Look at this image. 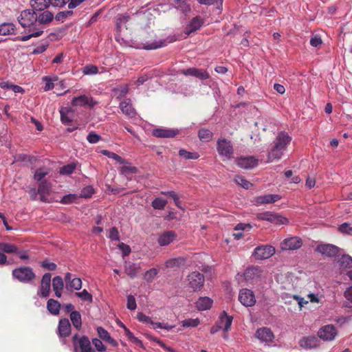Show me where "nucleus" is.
<instances>
[{
  "instance_id": "1",
  "label": "nucleus",
  "mask_w": 352,
  "mask_h": 352,
  "mask_svg": "<svg viewBox=\"0 0 352 352\" xmlns=\"http://www.w3.org/2000/svg\"><path fill=\"white\" fill-rule=\"evenodd\" d=\"M291 140L292 138L287 133L283 131L280 132L274 142V146L268 152L267 162L280 160Z\"/></svg>"
},
{
  "instance_id": "2",
  "label": "nucleus",
  "mask_w": 352,
  "mask_h": 352,
  "mask_svg": "<svg viewBox=\"0 0 352 352\" xmlns=\"http://www.w3.org/2000/svg\"><path fill=\"white\" fill-rule=\"evenodd\" d=\"M74 352H95L91 346L90 341L87 336L79 337L75 334L72 338Z\"/></svg>"
},
{
  "instance_id": "3",
  "label": "nucleus",
  "mask_w": 352,
  "mask_h": 352,
  "mask_svg": "<svg viewBox=\"0 0 352 352\" xmlns=\"http://www.w3.org/2000/svg\"><path fill=\"white\" fill-rule=\"evenodd\" d=\"M12 276L22 283H29L35 278V274L30 267H21L13 270Z\"/></svg>"
},
{
  "instance_id": "4",
  "label": "nucleus",
  "mask_w": 352,
  "mask_h": 352,
  "mask_svg": "<svg viewBox=\"0 0 352 352\" xmlns=\"http://www.w3.org/2000/svg\"><path fill=\"white\" fill-rule=\"evenodd\" d=\"M217 149L218 153L226 160H231L233 157V146L230 141L226 139H220L217 141Z\"/></svg>"
},
{
  "instance_id": "5",
  "label": "nucleus",
  "mask_w": 352,
  "mask_h": 352,
  "mask_svg": "<svg viewBox=\"0 0 352 352\" xmlns=\"http://www.w3.org/2000/svg\"><path fill=\"white\" fill-rule=\"evenodd\" d=\"M18 20L23 28L30 27L37 23V12L34 10H23L21 12Z\"/></svg>"
},
{
  "instance_id": "6",
  "label": "nucleus",
  "mask_w": 352,
  "mask_h": 352,
  "mask_svg": "<svg viewBox=\"0 0 352 352\" xmlns=\"http://www.w3.org/2000/svg\"><path fill=\"white\" fill-rule=\"evenodd\" d=\"M338 331L333 324H327L322 327L318 331V336L324 341L330 342L335 339Z\"/></svg>"
},
{
  "instance_id": "7",
  "label": "nucleus",
  "mask_w": 352,
  "mask_h": 352,
  "mask_svg": "<svg viewBox=\"0 0 352 352\" xmlns=\"http://www.w3.org/2000/svg\"><path fill=\"white\" fill-rule=\"evenodd\" d=\"M257 218L260 220L267 221L274 224H286L288 222L287 219L272 212H264L257 214Z\"/></svg>"
},
{
  "instance_id": "8",
  "label": "nucleus",
  "mask_w": 352,
  "mask_h": 352,
  "mask_svg": "<svg viewBox=\"0 0 352 352\" xmlns=\"http://www.w3.org/2000/svg\"><path fill=\"white\" fill-rule=\"evenodd\" d=\"M275 253V248L270 245H261L256 247L253 252L255 258L258 260L267 259Z\"/></svg>"
},
{
  "instance_id": "9",
  "label": "nucleus",
  "mask_w": 352,
  "mask_h": 352,
  "mask_svg": "<svg viewBox=\"0 0 352 352\" xmlns=\"http://www.w3.org/2000/svg\"><path fill=\"white\" fill-rule=\"evenodd\" d=\"M255 337L259 340L260 342L265 343L267 346H270L274 339L273 332L267 327L258 329L255 333Z\"/></svg>"
},
{
  "instance_id": "10",
  "label": "nucleus",
  "mask_w": 352,
  "mask_h": 352,
  "mask_svg": "<svg viewBox=\"0 0 352 352\" xmlns=\"http://www.w3.org/2000/svg\"><path fill=\"white\" fill-rule=\"evenodd\" d=\"M315 250L325 256L334 257L340 253V249L335 245L327 243L318 245Z\"/></svg>"
},
{
  "instance_id": "11",
  "label": "nucleus",
  "mask_w": 352,
  "mask_h": 352,
  "mask_svg": "<svg viewBox=\"0 0 352 352\" xmlns=\"http://www.w3.org/2000/svg\"><path fill=\"white\" fill-rule=\"evenodd\" d=\"M188 281L190 287L194 291H197L203 287L204 276L198 272H193L188 276Z\"/></svg>"
},
{
  "instance_id": "12",
  "label": "nucleus",
  "mask_w": 352,
  "mask_h": 352,
  "mask_svg": "<svg viewBox=\"0 0 352 352\" xmlns=\"http://www.w3.org/2000/svg\"><path fill=\"white\" fill-rule=\"evenodd\" d=\"M239 300L245 307H252L256 302L253 292L248 289H242L239 292Z\"/></svg>"
},
{
  "instance_id": "13",
  "label": "nucleus",
  "mask_w": 352,
  "mask_h": 352,
  "mask_svg": "<svg viewBox=\"0 0 352 352\" xmlns=\"http://www.w3.org/2000/svg\"><path fill=\"white\" fill-rule=\"evenodd\" d=\"M302 245L301 239L297 236L285 239L280 243V248L283 250H294L299 249Z\"/></svg>"
},
{
  "instance_id": "14",
  "label": "nucleus",
  "mask_w": 352,
  "mask_h": 352,
  "mask_svg": "<svg viewBox=\"0 0 352 352\" xmlns=\"http://www.w3.org/2000/svg\"><path fill=\"white\" fill-rule=\"evenodd\" d=\"M52 276L50 273H45L41 279V286L37 294L42 298H47L50 292Z\"/></svg>"
},
{
  "instance_id": "15",
  "label": "nucleus",
  "mask_w": 352,
  "mask_h": 352,
  "mask_svg": "<svg viewBox=\"0 0 352 352\" xmlns=\"http://www.w3.org/2000/svg\"><path fill=\"white\" fill-rule=\"evenodd\" d=\"M72 105L74 107H93L97 102L94 99L88 96L82 95L78 97H74L72 100Z\"/></svg>"
},
{
  "instance_id": "16",
  "label": "nucleus",
  "mask_w": 352,
  "mask_h": 352,
  "mask_svg": "<svg viewBox=\"0 0 352 352\" xmlns=\"http://www.w3.org/2000/svg\"><path fill=\"white\" fill-rule=\"evenodd\" d=\"M235 162L239 167L244 169L252 168L258 164V160L252 156L239 157Z\"/></svg>"
},
{
  "instance_id": "17",
  "label": "nucleus",
  "mask_w": 352,
  "mask_h": 352,
  "mask_svg": "<svg viewBox=\"0 0 352 352\" xmlns=\"http://www.w3.org/2000/svg\"><path fill=\"white\" fill-rule=\"evenodd\" d=\"M177 238L174 231H165L158 235L157 243L160 246H166L171 243Z\"/></svg>"
},
{
  "instance_id": "18",
  "label": "nucleus",
  "mask_w": 352,
  "mask_h": 352,
  "mask_svg": "<svg viewBox=\"0 0 352 352\" xmlns=\"http://www.w3.org/2000/svg\"><path fill=\"white\" fill-rule=\"evenodd\" d=\"M52 184L47 181L43 180L39 182L38 186V192L40 195V199L43 202H47L48 199L47 196L51 192Z\"/></svg>"
},
{
  "instance_id": "19",
  "label": "nucleus",
  "mask_w": 352,
  "mask_h": 352,
  "mask_svg": "<svg viewBox=\"0 0 352 352\" xmlns=\"http://www.w3.org/2000/svg\"><path fill=\"white\" fill-rule=\"evenodd\" d=\"M232 320V316L228 315L225 311H223L220 314L217 323L221 330L224 332H228L230 329Z\"/></svg>"
},
{
  "instance_id": "20",
  "label": "nucleus",
  "mask_w": 352,
  "mask_h": 352,
  "mask_svg": "<svg viewBox=\"0 0 352 352\" xmlns=\"http://www.w3.org/2000/svg\"><path fill=\"white\" fill-rule=\"evenodd\" d=\"M180 73L185 76H195L201 80H205L209 78V74L205 70L195 67L182 69L180 71Z\"/></svg>"
},
{
  "instance_id": "21",
  "label": "nucleus",
  "mask_w": 352,
  "mask_h": 352,
  "mask_svg": "<svg viewBox=\"0 0 352 352\" xmlns=\"http://www.w3.org/2000/svg\"><path fill=\"white\" fill-rule=\"evenodd\" d=\"M179 133L178 130L158 128L153 130V135L157 138H173Z\"/></svg>"
},
{
  "instance_id": "22",
  "label": "nucleus",
  "mask_w": 352,
  "mask_h": 352,
  "mask_svg": "<svg viewBox=\"0 0 352 352\" xmlns=\"http://www.w3.org/2000/svg\"><path fill=\"white\" fill-rule=\"evenodd\" d=\"M58 333L60 337H67L71 333V324L67 318L60 319L58 327Z\"/></svg>"
},
{
  "instance_id": "23",
  "label": "nucleus",
  "mask_w": 352,
  "mask_h": 352,
  "mask_svg": "<svg viewBox=\"0 0 352 352\" xmlns=\"http://www.w3.org/2000/svg\"><path fill=\"white\" fill-rule=\"evenodd\" d=\"M280 199L278 195L267 194L256 197L255 201L257 205L272 204Z\"/></svg>"
},
{
  "instance_id": "24",
  "label": "nucleus",
  "mask_w": 352,
  "mask_h": 352,
  "mask_svg": "<svg viewBox=\"0 0 352 352\" xmlns=\"http://www.w3.org/2000/svg\"><path fill=\"white\" fill-rule=\"evenodd\" d=\"M121 111L129 118L135 116L136 112L129 100H124L120 103Z\"/></svg>"
},
{
  "instance_id": "25",
  "label": "nucleus",
  "mask_w": 352,
  "mask_h": 352,
  "mask_svg": "<svg viewBox=\"0 0 352 352\" xmlns=\"http://www.w3.org/2000/svg\"><path fill=\"white\" fill-rule=\"evenodd\" d=\"M203 25V20L199 16L193 18L186 28L185 34L189 35L192 32L199 30Z\"/></svg>"
},
{
  "instance_id": "26",
  "label": "nucleus",
  "mask_w": 352,
  "mask_h": 352,
  "mask_svg": "<svg viewBox=\"0 0 352 352\" xmlns=\"http://www.w3.org/2000/svg\"><path fill=\"white\" fill-rule=\"evenodd\" d=\"M318 339L316 336H307L303 338L299 344L302 348L312 349L318 346Z\"/></svg>"
},
{
  "instance_id": "27",
  "label": "nucleus",
  "mask_w": 352,
  "mask_h": 352,
  "mask_svg": "<svg viewBox=\"0 0 352 352\" xmlns=\"http://www.w3.org/2000/svg\"><path fill=\"white\" fill-rule=\"evenodd\" d=\"M51 6V0H32V7L34 11L41 12Z\"/></svg>"
},
{
  "instance_id": "28",
  "label": "nucleus",
  "mask_w": 352,
  "mask_h": 352,
  "mask_svg": "<svg viewBox=\"0 0 352 352\" xmlns=\"http://www.w3.org/2000/svg\"><path fill=\"white\" fill-rule=\"evenodd\" d=\"M54 19V14L48 11L45 10L43 12H37V23L38 24H47L51 22Z\"/></svg>"
},
{
  "instance_id": "29",
  "label": "nucleus",
  "mask_w": 352,
  "mask_h": 352,
  "mask_svg": "<svg viewBox=\"0 0 352 352\" xmlns=\"http://www.w3.org/2000/svg\"><path fill=\"white\" fill-rule=\"evenodd\" d=\"M60 113L63 124L68 125L72 121L73 111L70 108H62Z\"/></svg>"
},
{
  "instance_id": "30",
  "label": "nucleus",
  "mask_w": 352,
  "mask_h": 352,
  "mask_svg": "<svg viewBox=\"0 0 352 352\" xmlns=\"http://www.w3.org/2000/svg\"><path fill=\"white\" fill-rule=\"evenodd\" d=\"M97 332H98L99 337L101 339H102L104 341L110 343L113 346H116L118 344L117 342L111 337L109 332L107 330H105L104 328H102L101 327H98Z\"/></svg>"
},
{
  "instance_id": "31",
  "label": "nucleus",
  "mask_w": 352,
  "mask_h": 352,
  "mask_svg": "<svg viewBox=\"0 0 352 352\" xmlns=\"http://www.w3.org/2000/svg\"><path fill=\"white\" fill-rule=\"evenodd\" d=\"M212 300L208 297H201L196 302V306L199 310H207L212 306Z\"/></svg>"
},
{
  "instance_id": "32",
  "label": "nucleus",
  "mask_w": 352,
  "mask_h": 352,
  "mask_svg": "<svg viewBox=\"0 0 352 352\" xmlns=\"http://www.w3.org/2000/svg\"><path fill=\"white\" fill-rule=\"evenodd\" d=\"M47 310L53 315H58L59 314L60 304L54 299H50L47 303Z\"/></svg>"
},
{
  "instance_id": "33",
  "label": "nucleus",
  "mask_w": 352,
  "mask_h": 352,
  "mask_svg": "<svg viewBox=\"0 0 352 352\" xmlns=\"http://www.w3.org/2000/svg\"><path fill=\"white\" fill-rule=\"evenodd\" d=\"M70 320L75 328L80 329L82 326L81 315L77 311H72L70 314Z\"/></svg>"
},
{
  "instance_id": "34",
  "label": "nucleus",
  "mask_w": 352,
  "mask_h": 352,
  "mask_svg": "<svg viewBox=\"0 0 352 352\" xmlns=\"http://www.w3.org/2000/svg\"><path fill=\"white\" fill-rule=\"evenodd\" d=\"M186 261L182 257L172 258L167 260L165 263L166 267H180L185 264Z\"/></svg>"
},
{
  "instance_id": "35",
  "label": "nucleus",
  "mask_w": 352,
  "mask_h": 352,
  "mask_svg": "<svg viewBox=\"0 0 352 352\" xmlns=\"http://www.w3.org/2000/svg\"><path fill=\"white\" fill-rule=\"evenodd\" d=\"M14 25L10 23H4L0 25V35L6 36L13 34Z\"/></svg>"
},
{
  "instance_id": "36",
  "label": "nucleus",
  "mask_w": 352,
  "mask_h": 352,
  "mask_svg": "<svg viewBox=\"0 0 352 352\" xmlns=\"http://www.w3.org/2000/svg\"><path fill=\"white\" fill-rule=\"evenodd\" d=\"M139 269V265H137L135 263H129L125 266V272L128 276L133 278L136 276Z\"/></svg>"
},
{
  "instance_id": "37",
  "label": "nucleus",
  "mask_w": 352,
  "mask_h": 352,
  "mask_svg": "<svg viewBox=\"0 0 352 352\" xmlns=\"http://www.w3.org/2000/svg\"><path fill=\"white\" fill-rule=\"evenodd\" d=\"M165 45H166V40H160V41H154L152 43L144 44L143 45L142 48L144 49V50H155V49H157L159 47H164Z\"/></svg>"
},
{
  "instance_id": "38",
  "label": "nucleus",
  "mask_w": 352,
  "mask_h": 352,
  "mask_svg": "<svg viewBox=\"0 0 352 352\" xmlns=\"http://www.w3.org/2000/svg\"><path fill=\"white\" fill-rule=\"evenodd\" d=\"M198 136L203 142H209L212 138V133L207 129H201L199 131Z\"/></svg>"
},
{
  "instance_id": "39",
  "label": "nucleus",
  "mask_w": 352,
  "mask_h": 352,
  "mask_svg": "<svg viewBox=\"0 0 352 352\" xmlns=\"http://www.w3.org/2000/svg\"><path fill=\"white\" fill-rule=\"evenodd\" d=\"M179 155L185 160H196L199 157L197 152H189L185 149H180L179 151Z\"/></svg>"
},
{
  "instance_id": "40",
  "label": "nucleus",
  "mask_w": 352,
  "mask_h": 352,
  "mask_svg": "<svg viewBox=\"0 0 352 352\" xmlns=\"http://www.w3.org/2000/svg\"><path fill=\"white\" fill-rule=\"evenodd\" d=\"M0 250L6 253H16L18 249L15 245L7 243H0Z\"/></svg>"
},
{
  "instance_id": "41",
  "label": "nucleus",
  "mask_w": 352,
  "mask_h": 352,
  "mask_svg": "<svg viewBox=\"0 0 352 352\" xmlns=\"http://www.w3.org/2000/svg\"><path fill=\"white\" fill-rule=\"evenodd\" d=\"M101 153L103 154L104 155L107 156L109 158L115 160L116 162H118L120 164H125V162H126L125 160L122 157H121L116 153L109 151L107 150H102L101 151Z\"/></svg>"
},
{
  "instance_id": "42",
  "label": "nucleus",
  "mask_w": 352,
  "mask_h": 352,
  "mask_svg": "<svg viewBox=\"0 0 352 352\" xmlns=\"http://www.w3.org/2000/svg\"><path fill=\"white\" fill-rule=\"evenodd\" d=\"M48 173L49 172L44 168H38L34 173V179L36 181L41 182L44 180L43 178L48 175Z\"/></svg>"
},
{
  "instance_id": "43",
  "label": "nucleus",
  "mask_w": 352,
  "mask_h": 352,
  "mask_svg": "<svg viewBox=\"0 0 352 352\" xmlns=\"http://www.w3.org/2000/svg\"><path fill=\"white\" fill-rule=\"evenodd\" d=\"M339 262L340 266L343 268L352 267V257L349 255H342Z\"/></svg>"
},
{
  "instance_id": "44",
  "label": "nucleus",
  "mask_w": 352,
  "mask_h": 352,
  "mask_svg": "<svg viewBox=\"0 0 352 352\" xmlns=\"http://www.w3.org/2000/svg\"><path fill=\"white\" fill-rule=\"evenodd\" d=\"M166 204L167 201L160 197L155 199L151 204L153 208L156 210H163Z\"/></svg>"
},
{
  "instance_id": "45",
  "label": "nucleus",
  "mask_w": 352,
  "mask_h": 352,
  "mask_svg": "<svg viewBox=\"0 0 352 352\" xmlns=\"http://www.w3.org/2000/svg\"><path fill=\"white\" fill-rule=\"evenodd\" d=\"M174 2L175 8L182 12H186L190 10L189 5L187 4L185 0H174Z\"/></svg>"
},
{
  "instance_id": "46",
  "label": "nucleus",
  "mask_w": 352,
  "mask_h": 352,
  "mask_svg": "<svg viewBox=\"0 0 352 352\" xmlns=\"http://www.w3.org/2000/svg\"><path fill=\"white\" fill-rule=\"evenodd\" d=\"M64 287L63 278L59 276H55L52 280L53 290H62Z\"/></svg>"
},
{
  "instance_id": "47",
  "label": "nucleus",
  "mask_w": 352,
  "mask_h": 352,
  "mask_svg": "<svg viewBox=\"0 0 352 352\" xmlns=\"http://www.w3.org/2000/svg\"><path fill=\"white\" fill-rule=\"evenodd\" d=\"M85 75H94L98 72V68L93 65H87L82 68Z\"/></svg>"
},
{
  "instance_id": "48",
  "label": "nucleus",
  "mask_w": 352,
  "mask_h": 352,
  "mask_svg": "<svg viewBox=\"0 0 352 352\" xmlns=\"http://www.w3.org/2000/svg\"><path fill=\"white\" fill-rule=\"evenodd\" d=\"M199 320L198 318H189L184 320L181 322L184 327H196L199 324Z\"/></svg>"
},
{
  "instance_id": "49",
  "label": "nucleus",
  "mask_w": 352,
  "mask_h": 352,
  "mask_svg": "<svg viewBox=\"0 0 352 352\" xmlns=\"http://www.w3.org/2000/svg\"><path fill=\"white\" fill-rule=\"evenodd\" d=\"M234 181L237 184L240 185L245 189H249L252 186L250 182L241 176H236Z\"/></svg>"
},
{
  "instance_id": "50",
  "label": "nucleus",
  "mask_w": 352,
  "mask_h": 352,
  "mask_svg": "<svg viewBox=\"0 0 352 352\" xmlns=\"http://www.w3.org/2000/svg\"><path fill=\"white\" fill-rule=\"evenodd\" d=\"M94 193V190L92 186H87L85 187L81 191L78 196V197L82 198H89L92 196V195Z\"/></svg>"
},
{
  "instance_id": "51",
  "label": "nucleus",
  "mask_w": 352,
  "mask_h": 352,
  "mask_svg": "<svg viewBox=\"0 0 352 352\" xmlns=\"http://www.w3.org/2000/svg\"><path fill=\"white\" fill-rule=\"evenodd\" d=\"M130 16L127 13L119 14L116 19V25L118 28H120L122 25L128 22Z\"/></svg>"
},
{
  "instance_id": "52",
  "label": "nucleus",
  "mask_w": 352,
  "mask_h": 352,
  "mask_svg": "<svg viewBox=\"0 0 352 352\" xmlns=\"http://www.w3.org/2000/svg\"><path fill=\"white\" fill-rule=\"evenodd\" d=\"M158 274V270L156 268H151L146 271L144 274V279L148 282H152Z\"/></svg>"
},
{
  "instance_id": "53",
  "label": "nucleus",
  "mask_w": 352,
  "mask_h": 352,
  "mask_svg": "<svg viewBox=\"0 0 352 352\" xmlns=\"http://www.w3.org/2000/svg\"><path fill=\"white\" fill-rule=\"evenodd\" d=\"M82 287V281L79 278H73L67 286V289H74L75 290H79Z\"/></svg>"
},
{
  "instance_id": "54",
  "label": "nucleus",
  "mask_w": 352,
  "mask_h": 352,
  "mask_svg": "<svg viewBox=\"0 0 352 352\" xmlns=\"http://www.w3.org/2000/svg\"><path fill=\"white\" fill-rule=\"evenodd\" d=\"M76 169V164L72 163L63 166L60 169V173L62 175H69L72 174Z\"/></svg>"
},
{
  "instance_id": "55",
  "label": "nucleus",
  "mask_w": 352,
  "mask_h": 352,
  "mask_svg": "<svg viewBox=\"0 0 352 352\" xmlns=\"http://www.w3.org/2000/svg\"><path fill=\"white\" fill-rule=\"evenodd\" d=\"M78 197V195L76 194H68L63 197L60 203L63 204H69L73 202H75Z\"/></svg>"
},
{
  "instance_id": "56",
  "label": "nucleus",
  "mask_w": 352,
  "mask_h": 352,
  "mask_svg": "<svg viewBox=\"0 0 352 352\" xmlns=\"http://www.w3.org/2000/svg\"><path fill=\"white\" fill-rule=\"evenodd\" d=\"M120 172L121 174L127 176L129 174L135 173L137 172V168L129 165H124L121 167Z\"/></svg>"
},
{
  "instance_id": "57",
  "label": "nucleus",
  "mask_w": 352,
  "mask_h": 352,
  "mask_svg": "<svg viewBox=\"0 0 352 352\" xmlns=\"http://www.w3.org/2000/svg\"><path fill=\"white\" fill-rule=\"evenodd\" d=\"M339 231L342 234H346L352 236V226L347 223L341 224L339 227Z\"/></svg>"
},
{
  "instance_id": "58",
  "label": "nucleus",
  "mask_w": 352,
  "mask_h": 352,
  "mask_svg": "<svg viewBox=\"0 0 352 352\" xmlns=\"http://www.w3.org/2000/svg\"><path fill=\"white\" fill-rule=\"evenodd\" d=\"M76 295L80 298H81L82 300L89 302L92 301L91 295L89 293H88V292L86 289H84L80 292L76 293Z\"/></svg>"
},
{
  "instance_id": "59",
  "label": "nucleus",
  "mask_w": 352,
  "mask_h": 352,
  "mask_svg": "<svg viewBox=\"0 0 352 352\" xmlns=\"http://www.w3.org/2000/svg\"><path fill=\"white\" fill-rule=\"evenodd\" d=\"M137 318L139 321L144 322L145 324H154V322L151 320V318L150 317L146 316L145 314H144L142 312H140L138 314Z\"/></svg>"
},
{
  "instance_id": "60",
  "label": "nucleus",
  "mask_w": 352,
  "mask_h": 352,
  "mask_svg": "<svg viewBox=\"0 0 352 352\" xmlns=\"http://www.w3.org/2000/svg\"><path fill=\"white\" fill-rule=\"evenodd\" d=\"M258 272V269L257 267H249L248 268L245 273H244V276H245V278L248 280V279H251L252 278L253 276L256 274Z\"/></svg>"
},
{
  "instance_id": "61",
  "label": "nucleus",
  "mask_w": 352,
  "mask_h": 352,
  "mask_svg": "<svg viewBox=\"0 0 352 352\" xmlns=\"http://www.w3.org/2000/svg\"><path fill=\"white\" fill-rule=\"evenodd\" d=\"M43 80L45 82V85L43 88L45 91L51 90L54 87V85L53 83L54 80H52L51 78L48 76H44L43 78Z\"/></svg>"
},
{
  "instance_id": "62",
  "label": "nucleus",
  "mask_w": 352,
  "mask_h": 352,
  "mask_svg": "<svg viewBox=\"0 0 352 352\" xmlns=\"http://www.w3.org/2000/svg\"><path fill=\"white\" fill-rule=\"evenodd\" d=\"M127 309L129 310L133 311L136 309L137 305L135 302V299L133 296L129 295L127 296Z\"/></svg>"
},
{
  "instance_id": "63",
  "label": "nucleus",
  "mask_w": 352,
  "mask_h": 352,
  "mask_svg": "<svg viewBox=\"0 0 352 352\" xmlns=\"http://www.w3.org/2000/svg\"><path fill=\"white\" fill-rule=\"evenodd\" d=\"M100 139L101 137L94 132L89 133L87 137V141L91 144H96L98 142Z\"/></svg>"
},
{
  "instance_id": "64",
  "label": "nucleus",
  "mask_w": 352,
  "mask_h": 352,
  "mask_svg": "<svg viewBox=\"0 0 352 352\" xmlns=\"http://www.w3.org/2000/svg\"><path fill=\"white\" fill-rule=\"evenodd\" d=\"M344 295L349 303L346 306L352 307V287H348L344 292Z\"/></svg>"
}]
</instances>
